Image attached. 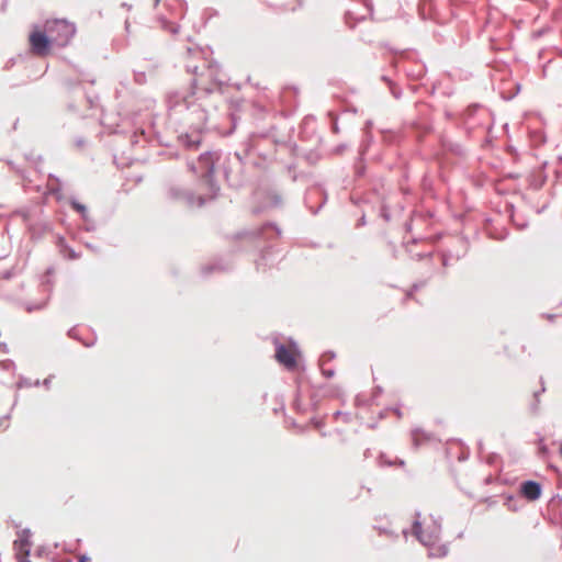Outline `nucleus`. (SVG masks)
Masks as SVG:
<instances>
[{"label": "nucleus", "mask_w": 562, "mask_h": 562, "mask_svg": "<svg viewBox=\"0 0 562 562\" xmlns=\"http://www.w3.org/2000/svg\"><path fill=\"white\" fill-rule=\"evenodd\" d=\"M160 0H156V3H158Z\"/></svg>", "instance_id": "1a4fd4ad"}, {"label": "nucleus", "mask_w": 562, "mask_h": 562, "mask_svg": "<svg viewBox=\"0 0 562 562\" xmlns=\"http://www.w3.org/2000/svg\"><path fill=\"white\" fill-rule=\"evenodd\" d=\"M299 352L294 345H279L276 350V359L288 369L296 367Z\"/></svg>", "instance_id": "7ed1b4c3"}, {"label": "nucleus", "mask_w": 562, "mask_h": 562, "mask_svg": "<svg viewBox=\"0 0 562 562\" xmlns=\"http://www.w3.org/2000/svg\"><path fill=\"white\" fill-rule=\"evenodd\" d=\"M76 34L74 23L65 19L47 20L44 29H34L29 35L31 53L38 57L50 54L53 46L65 47Z\"/></svg>", "instance_id": "f257e3e1"}, {"label": "nucleus", "mask_w": 562, "mask_h": 562, "mask_svg": "<svg viewBox=\"0 0 562 562\" xmlns=\"http://www.w3.org/2000/svg\"><path fill=\"white\" fill-rule=\"evenodd\" d=\"M413 533L423 544L430 546L439 539V526L430 518L418 519L413 525Z\"/></svg>", "instance_id": "f03ea898"}, {"label": "nucleus", "mask_w": 562, "mask_h": 562, "mask_svg": "<svg viewBox=\"0 0 562 562\" xmlns=\"http://www.w3.org/2000/svg\"><path fill=\"white\" fill-rule=\"evenodd\" d=\"M26 532H23V536L14 541V549L16 551V558L19 557H27L30 553L31 543L27 539Z\"/></svg>", "instance_id": "39448f33"}, {"label": "nucleus", "mask_w": 562, "mask_h": 562, "mask_svg": "<svg viewBox=\"0 0 562 562\" xmlns=\"http://www.w3.org/2000/svg\"><path fill=\"white\" fill-rule=\"evenodd\" d=\"M520 494L527 501H537L541 496V485L535 481H526L520 485Z\"/></svg>", "instance_id": "20e7f679"}, {"label": "nucleus", "mask_w": 562, "mask_h": 562, "mask_svg": "<svg viewBox=\"0 0 562 562\" xmlns=\"http://www.w3.org/2000/svg\"><path fill=\"white\" fill-rule=\"evenodd\" d=\"M71 206H72L77 212H79V213H82V214H83V213L86 212V206H85V205H82V204H80V203H78V202H75V201H74V202H71Z\"/></svg>", "instance_id": "423d86ee"}, {"label": "nucleus", "mask_w": 562, "mask_h": 562, "mask_svg": "<svg viewBox=\"0 0 562 562\" xmlns=\"http://www.w3.org/2000/svg\"><path fill=\"white\" fill-rule=\"evenodd\" d=\"M18 562H31V561L27 560V557H19Z\"/></svg>", "instance_id": "0eeeda50"}, {"label": "nucleus", "mask_w": 562, "mask_h": 562, "mask_svg": "<svg viewBox=\"0 0 562 562\" xmlns=\"http://www.w3.org/2000/svg\"><path fill=\"white\" fill-rule=\"evenodd\" d=\"M88 561H90V559L85 555L79 558V562H88Z\"/></svg>", "instance_id": "6e6552de"}]
</instances>
